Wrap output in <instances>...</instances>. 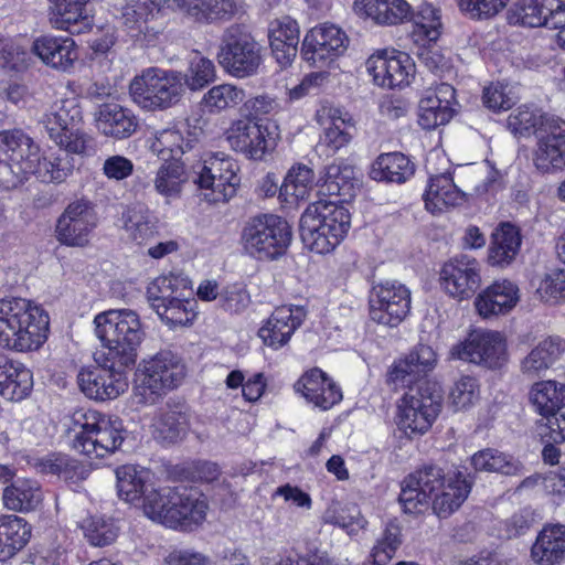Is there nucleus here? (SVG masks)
Returning a JSON list of instances; mask_svg holds the SVG:
<instances>
[{
	"mask_svg": "<svg viewBox=\"0 0 565 565\" xmlns=\"http://www.w3.org/2000/svg\"><path fill=\"white\" fill-rule=\"evenodd\" d=\"M507 125L515 136L536 134L533 163L540 172L555 173L565 169V119L520 107L509 116Z\"/></svg>",
	"mask_w": 565,
	"mask_h": 565,
	"instance_id": "f257e3e1",
	"label": "nucleus"
},
{
	"mask_svg": "<svg viewBox=\"0 0 565 565\" xmlns=\"http://www.w3.org/2000/svg\"><path fill=\"white\" fill-rule=\"evenodd\" d=\"M50 318L40 306L24 298L0 299V347L26 352L47 338Z\"/></svg>",
	"mask_w": 565,
	"mask_h": 565,
	"instance_id": "f03ea898",
	"label": "nucleus"
},
{
	"mask_svg": "<svg viewBox=\"0 0 565 565\" xmlns=\"http://www.w3.org/2000/svg\"><path fill=\"white\" fill-rule=\"evenodd\" d=\"M206 498L184 486L152 490L146 497L143 513L167 527L191 531L206 518Z\"/></svg>",
	"mask_w": 565,
	"mask_h": 565,
	"instance_id": "7ed1b4c3",
	"label": "nucleus"
},
{
	"mask_svg": "<svg viewBox=\"0 0 565 565\" xmlns=\"http://www.w3.org/2000/svg\"><path fill=\"white\" fill-rule=\"evenodd\" d=\"M67 429L74 433L73 449L89 458L114 454L125 440L126 433L120 419L89 408L73 412Z\"/></svg>",
	"mask_w": 565,
	"mask_h": 565,
	"instance_id": "20e7f679",
	"label": "nucleus"
},
{
	"mask_svg": "<svg viewBox=\"0 0 565 565\" xmlns=\"http://www.w3.org/2000/svg\"><path fill=\"white\" fill-rule=\"evenodd\" d=\"M95 331L103 342L105 359L132 366L143 339L139 316L129 309L108 310L95 317Z\"/></svg>",
	"mask_w": 565,
	"mask_h": 565,
	"instance_id": "39448f33",
	"label": "nucleus"
},
{
	"mask_svg": "<svg viewBox=\"0 0 565 565\" xmlns=\"http://www.w3.org/2000/svg\"><path fill=\"white\" fill-rule=\"evenodd\" d=\"M192 281L182 273L154 278L147 287V298L160 319L171 328L186 326L196 317Z\"/></svg>",
	"mask_w": 565,
	"mask_h": 565,
	"instance_id": "423d86ee",
	"label": "nucleus"
},
{
	"mask_svg": "<svg viewBox=\"0 0 565 565\" xmlns=\"http://www.w3.org/2000/svg\"><path fill=\"white\" fill-rule=\"evenodd\" d=\"M339 203L319 200L308 205L299 222L303 247H337L347 236L351 215Z\"/></svg>",
	"mask_w": 565,
	"mask_h": 565,
	"instance_id": "0eeeda50",
	"label": "nucleus"
},
{
	"mask_svg": "<svg viewBox=\"0 0 565 565\" xmlns=\"http://www.w3.org/2000/svg\"><path fill=\"white\" fill-rule=\"evenodd\" d=\"M184 93L183 75L177 71L149 67L129 85V94L140 108L166 110L177 105Z\"/></svg>",
	"mask_w": 565,
	"mask_h": 565,
	"instance_id": "6e6552de",
	"label": "nucleus"
},
{
	"mask_svg": "<svg viewBox=\"0 0 565 565\" xmlns=\"http://www.w3.org/2000/svg\"><path fill=\"white\" fill-rule=\"evenodd\" d=\"M217 60L232 76L246 78L257 74L262 65V46L246 24L234 23L221 36Z\"/></svg>",
	"mask_w": 565,
	"mask_h": 565,
	"instance_id": "1a4fd4ad",
	"label": "nucleus"
},
{
	"mask_svg": "<svg viewBox=\"0 0 565 565\" xmlns=\"http://www.w3.org/2000/svg\"><path fill=\"white\" fill-rule=\"evenodd\" d=\"M396 425L407 437L425 434L441 409V394L436 384L423 382L403 395L397 405Z\"/></svg>",
	"mask_w": 565,
	"mask_h": 565,
	"instance_id": "9d476101",
	"label": "nucleus"
},
{
	"mask_svg": "<svg viewBox=\"0 0 565 565\" xmlns=\"http://www.w3.org/2000/svg\"><path fill=\"white\" fill-rule=\"evenodd\" d=\"M139 371L136 396L143 404H153L159 396L178 387L186 374L183 361L171 351H160L145 360Z\"/></svg>",
	"mask_w": 565,
	"mask_h": 565,
	"instance_id": "9b49d317",
	"label": "nucleus"
},
{
	"mask_svg": "<svg viewBox=\"0 0 565 565\" xmlns=\"http://www.w3.org/2000/svg\"><path fill=\"white\" fill-rule=\"evenodd\" d=\"M96 364L83 367L77 381L81 391L90 399L104 402L115 399L128 388L125 369L130 365H119L115 361L105 359V354L98 353Z\"/></svg>",
	"mask_w": 565,
	"mask_h": 565,
	"instance_id": "f8f14e48",
	"label": "nucleus"
},
{
	"mask_svg": "<svg viewBox=\"0 0 565 565\" xmlns=\"http://www.w3.org/2000/svg\"><path fill=\"white\" fill-rule=\"evenodd\" d=\"M411 290L396 280L372 287L369 297L370 319L384 327H397L411 311Z\"/></svg>",
	"mask_w": 565,
	"mask_h": 565,
	"instance_id": "ddd939ff",
	"label": "nucleus"
},
{
	"mask_svg": "<svg viewBox=\"0 0 565 565\" xmlns=\"http://www.w3.org/2000/svg\"><path fill=\"white\" fill-rule=\"evenodd\" d=\"M198 169L193 181L200 189L210 191L204 194L209 202H227L236 194L241 178L238 166L231 158L216 154L200 163Z\"/></svg>",
	"mask_w": 565,
	"mask_h": 565,
	"instance_id": "4468645a",
	"label": "nucleus"
},
{
	"mask_svg": "<svg viewBox=\"0 0 565 565\" xmlns=\"http://www.w3.org/2000/svg\"><path fill=\"white\" fill-rule=\"evenodd\" d=\"M450 354L452 359L499 369L507 360L505 341L500 332L476 330L455 344Z\"/></svg>",
	"mask_w": 565,
	"mask_h": 565,
	"instance_id": "2eb2a0df",
	"label": "nucleus"
},
{
	"mask_svg": "<svg viewBox=\"0 0 565 565\" xmlns=\"http://www.w3.org/2000/svg\"><path fill=\"white\" fill-rule=\"evenodd\" d=\"M30 136L21 129L0 132V188L10 190L28 179L30 164L25 146L30 145Z\"/></svg>",
	"mask_w": 565,
	"mask_h": 565,
	"instance_id": "dca6fc26",
	"label": "nucleus"
},
{
	"mask_svg": "<svg viewBox=\"0 0 565 565\" xmlns=\"http://www.w3.org/2000/svg\"><path fill=\"white\" fill-rule=\"evenodd\" d=\"M439 285L454 299H470L481 285L479 262L468 255L448 259L439 270Z\"/></svg>",
	"mask_w": 565,
	"mask_h": 565,
	"instance_id": "f3484780",
	"label": "nucleus"
},
{
	"mask_svg": "<svg viewBox=\"0 0 565 565\" xmlns=\"http://www.w3.org/2000/svg\"><path fill=\"white\" fill-rule=\"evenodd\" d=\"M445 482L443 469L427 465L411 473L403 482L398 500L405 513H419L427 509L433 495Z\"/></svg>",
	"mask_w": 565,
	"mask_h": 565,
	"instance_id": "a211bd4d",
	"label": "nucleus"
},
{
	"mask_svg": "<svg viewBox=\"0 0 565 565\" xmlns=\"http://www.w3.org/2000/svg\"><path fill=\"white\" fill-rule=\"evenodd\" d=\"M509 24L565 30V0H519L508 12Z\"/></svg>",
	"mask_w": 565,
	"mask_h": 565,
	"instance_id": "6ab92c4d",
	"label": "nucleus"
},
{
	"mask_svg": "<svg viewBox=\"0 0 565 565\" xmlns=\"http://www.w3.org/2000/svg\"><path fill=\"white\" fill-rule=\"evenodd\" d=\"M241 239L244 247H289L292 230L281 216L260 213L246 221Z\"/></svg>",
	"mask_w": 565,
	"mask_h": 565,
	"instance_id": "aec40b11",
	"label": "nucleus"
},
{
	"mask_svg": "<svg viewBox=\"0 0 565 565\" xmlns=\"http://www.w3.org/2000/svg\"><path fill=\"white\" fill-rule=\"evenodd\" d=\"M366 68L376 85L388 88L408 86L416 72L407 53L386 50L369 57Z\"/></svg>",
	"mask_w": 565,
	"mask_h": 565,
	"instance_id": "412c9836",
	"label": "nucleus"
},
{
	"mask_svg": "<svg viewBox=\"0 0 565 565\" xmlns=\"http://www.w3.org/2000/svg\"><path fill=\"white\" fill-rule=\"evenodd\" d=\"M349 39L340 28L334 24H321L311 29L305 36L301 55L311 65L321 67L328 61L344 53Z\"/></svg>",
	"mask_w": 565,
	"mask_h": 565,
	"instance_id": "4be33fe9",
	"label": "nucleus"
},
{
	"mask_svg": "<svg viewBox=\"0 0 565 565\" xmlns=\"http://www.w3.org/2000/svg\"><path fill=\"white\" fill-rule=\"evenodd\" d=\"M201 118H188L179 128L163 129L157 132L152 150L162 160H178L193 150L203 136Z\"/></svg>",
	"mask_w": 565,
	"mask_h": 565,
	"instance_id": "5701e85b",
	"label": "nucleus"
},
{
	"mask_svg": "<svg viewBox=\"0 0 565 565\" xmlns=\"http://www.w3.org/2000/svg\"><path fill=\"white\" fill-rule=\"evenodd\" d=\"M227 140L233 150L246 158L262 160L273 147L268 127L263 120L244 117L233 122L228 130Z\"/></svg>",
	"mask_w": 565,
	"mask_h": 565,
	"instance_id": "b1692460",
	"label": "nucleus"
},
{
	"mask_svg": "<svg viewBox=\"0 0 565 565\" xmlns=\"http://www.w3.org/2000/svg\"><path fill=\"white\" fill-rule=\"evenodd\" d=\"M30 145L25 146L30 151H25L28 163L32 167L28 169L29 175L44 183H61L74 170V158L67 154L65 150L50 149L43 154L40 153L39 146L30 137Z\"/></svg>",
	"mask_w": 565,
	"mask_h": 565,
	"instance_id": "393cba45",
	"label": "nucleus"
},
{
	"mask_svg": "<svg viewBox=\"0 0 565 565\" xmlns=\"http://www.w3.org/2000/svg\"><path fill=\"white\" fill-rule=\"evenodd\" d=\"M457 104L456 89L450 84L439 83L427 88L419 102L418 124L426 130L448 124Z\"/></svg>",
	"mask_w": 565,
	"mask_h": 565,
	"instance_id": "a878e982",
	"label": "nucleus"
},
{
	"mask_svg": "<svg viewBox=\"0 0 565 565\" xmlns=\"http://www.w3.org/2000/svg\"><path fill=\"white\" fill-rule=\"evenodd\" d=\"M435 351L425 344L416 345L404 359L395 362L387 373V382L396 387L412 385L426 377L436 366Z\"/></svg>",
	"mask_w": 565,
	"mask_h": 565,
	"instance_id": "bb28decb",
	"label": "nucleus"
},
{
	"mask_svg": "<svg viewBox=\"0 0 565 565\" xmlns=\"http://www.w3.org/2000/svg\"><path fill=\"white\" fill-rule=\"evenodd\" d=\"M306 317L307 312L303 307H278L259 329L258 335L267 347L278 350L289 342Z\"/></svg>",
	"mask_w": 565,
	"mask_h": 565,
	"instance_id": "cd10ccee",
	"label": "nucleus"
},
{
	"mask_svg": "<svg viewBox=\"0 0 565 565\" xmlns=\"http://www.w3.org/2000/svg\"><path fill=\"white\" fill-rule=\"evenodd\" d=\"M520 301V288L508 279L495 280L475 299V308L483 319L510 313Z\"/></svg>",
	"mask_w": 565,
	"mask_h": 565,
	"instance_id": "c85d7f7f",
	"label": "nucleus"
},
{
	"mask_svg": "<svg viewBox=\"0 0 565 565\" xmlns=\"http://www.w3.org/2000/svg\"><path fill=\"white\" fill-rule=\"evenodd\" d=\"M295 388L308 403L321 411H328L342 399L341 388L320 369L306 372Z\"/></svg>",
	"mask_w": 565,
	"mask_h": 565,
	"instance_id": "c756f323",
	"label": "nucleus"
},
{
	"mask_svg": "<svg viewBox=\"0 0 565 565\" xmlns=\"http://www.w3.org/2000/svg\"><path fill=\"white\" fill-rule=\"evenodd\" d=\"M94 116L98 131L116 140L131 137L139 126L135 113L117 103L99 105Z\"/></svg>",
	"mask_w": 565,
	"mask_h": 565,
	"instance_id": "7c9ffc66",
	"label": "nucleus"
},
{
	"mask_svg": "<svg viewBox=\"0 0 565 565\" xmlns=\"http://www.w3.org/2000/svg\"><path fill=\"white\" fill-rule=\"evenodd\" d=\"M319 182L320 193L339 198V202L353 199L361 184L355 168L343 160L334 161L324 167Z\"/></svg>",
	"mask_w": 565,
	"mask_h": 565,
	"instance_id": "2f4dec72",
	"label": "nucleus"
},
{
	"mask_svg": "<svg viewBox=\"0 0 565 565\" xmlns=\"http://www.w3.org/2000/svg\"><path fill=\"white\" fill-rule=\"evenodd\" d=\"M157 6H170V2L184 10L200 23H222L232 20L239 11L234 0H153Z\"/></svg>",
	"mask_w": 565,
	"mask_h": 565,
	"instance_id": "473e14b6",
	"label": "nucleus"
},
{
	"mask_svg": "<svg viewBox=\"0 0 565 565\" xmlns=\"http://www.w3.org/2000/svg\"><path fill=\"white\" fill-rule=\"evenodd\" d=\"M32 52L47 66L67 71L77 60L75 41L70 36L45 34L36 38Z\"/></svg>",
	"mask_w": 565,
	"mask_h": 565,
	"instance_id": "72a5a7b5",
	"label": "nucleus"
},
{
	"mask_svg": "<svg viewBox=\"0 0 565 565\" xmlns=\"http://www.w3.org/2000/svg\"><path fill=\"white\" fill-rule=\"evenodd\" d=\"M267 32L274 57L281 66L289 65L298 52L300 31L297 21L289 15L274 19Z\"/></svg>",
	"mask_w": 565,
	"mask_h": 565,
	"instance_id": "f704fd0d",
	"label": "nucleus"
},
{
	"mask_svg": "<svg viewBox=\"0 0 565 565\" xmlns=\"http://www.w3.org/2000/svg\"><path fill=\"white\" fill-rule=\"evenodd\" d=\"M531 559L537 565L563 563L565 561V525H544L531 547Z\"/></svg>",
	"mask_w": 565,
	"mask_h": 565,
	"instance_id": "c9c22d12",
	"label": "nucleus"
},
{
	"mask_svg": "<svg viewBox=\"0 0 565 565\" xmlns=\"http://www.w3.org/2000/svg\"><path fill=\"white\" fill-rule=\"evenodd\" d=\"M472 480L469 473L460 470L447 479V483L440 488L439 494L435 493L431 504L434 512L439 518H447L455 512L468 498L471 491Z\"/></svg>",
	"mask_w": 565,
	"mask_h": 565,
	"instance_id": "e433bc0d",
	"label": "nucleus"
},
{
	"mask_svg": "<svg viewBox=\"0 0 565 565\" xmlns=\"http://www.w3.org/2000/svg\"><path fill=\"white\" fill-rule=\"evenodd\" d=\"M117 479V491L120 499L129 503H135L142 499L145 504L146 497L153 488L151 487V471L140 466L122 465L115 471Z\"/></svg>",
	"mask_w": 565,
	"mask_h": 565,
	"instance_id": "4c0bfd02",
	"label": "nucleus"
},
{
	"mask_svg": "<svg viewBox=\"0 0 565 565\" xmlns=\"http://www.w3.org/2000/svg\"><path fill=\"white\" fill-rule=\"evenodd\" d=\"M415 173V164L402 152L381 153L372 163L370 178L377 182L405 183Z\"/></svg>",
	"mask_w": 565,
	"mask_h": 565,
	"instance_id": "58836bf2",
	"label": "nucleus"
},
{
	"mask_svg": "<svg viewBox=\"0 0 565 565\" xmlns=\"http://www.w3.org/2000/svg\"><path fill=\"white\" fill-rule=\"evenodd\" d=\"M423 199L428 211L440 212L445 207L461 204L465 193L457 188L451 173L445 172L429 178Z\"/></svg>",
	"mask_w": 565,
	"mask_h": 565,
	"instance_id": "ea45409f",
	"label": "nucleus"
},
{
	"mask_svg": "<svg viewBox=\"0 0 565 565\" xmlns=\"http://www.w3.org/2000/svg\"><path fill=\"white\" fill-rule=\"evenodd\" d=\"M31 537V526L21 516H0V562H7L21 552Z\"/></svg>",
	"mask_w": 565,
	"mask_h": 565,
	"instance_id": "a19ab883",
	"label": "nucleus"
},
{
	"mask_svg": "<svg viewBox=\"0 0 565 565\" xmlns=\"http://www.w3.org/2000/svg\"><path fill=\"white\" fill-rule=\"evenodd\" d=\"M529 401L542 417L557 415L565 408V384L554 380L536 382L530 388Z\"/></svg>",
	"mask_w": 565,
	"mask_h": 565,
	"instance_id": "79ce46f5",
	"label": "nucleus"
},
{
	"mask_svg": "<svg viewBox=\"0 0 565 565\" xmlns=\"http://www.w3.org/2000/svg\"><path fill=\"white\" fill-rule=\"evenodd\" d=\"M56 12V28L71 34H81L90 29L93 19L87 10L88 0H50Z\"/></svg>",
	"mask_w": 565,
	"mask_h": 565,
	"instance_id": "37998d69",
	"label": "nucleus"
},
{
	"mask_svg": "<svg viewBox=\"0 0 565 565\" xmlns=\"http://www.w3.org/2000/svg\"><path fill=\"white\" fill-rule=\"evenodd\" d=\"M564 351V343L559 338H547L541 341L522 360L521 371L529 377L540 376L550 369Z\"/></svg>",
	"mask_w": 565,
	"mask_h": 565,
	"instance_id": "c03bdc74",
	"label": "nucleus"
},
{
	"mask_svg": "<svg viewBox=\"0 0 565 565\" xmlns=\"http://www.w3.org/2000/svg\"><path fill=\"white\" fill-rule=\"evenodd\" d=\"M4 505L12 511L28 512L42 502V490L38 481L18 479L3 490Z\"/></svg>",
	"mask_w": 565,
	"mask_h": 565,
	"instance_id": "a18cd8bd",
	"label": "nucleus"
},
{
	"mask_svg": "<svg viewBox=\"0 0 565 565\" xmlns=\"http://www.w3.org/2000/svg\"><path fill=\"white\" fill-rule=\"evenodd\" d=\"M33 386L32 373L22 363L11 361L0 377V394L9 401H20L28 396Z\"/></svg>",
	"mask_w": 565,
	"mask_h": 565,
	"instance_id": "49530a36",
	"label": "nucleus"
},
{
	"mask_svg": "<svg viewBox=\"0 0 565 565\" xmlns=\"http://www.w3.org/2000/svg\"><path fill=\"white\" fill-rule=\"evenodd\" d=\"M188 181V175L183 161L178 160H163L159 167L156 179V191L167 199L179 198L182 191V185Z\"/></svg>",
	"mask_w": 565,
	"mask_h": 565,
	"instance_id": "de8ad7c7",
	"label": "nucleus"
},
{
	"mask_svg": "<svg viewBox=\"0 0 565 565\" xmlns=\"http://www.w3.org/2000/svg\"><path fill=\"white\" fill-rule=\"evenodd\" d=\"M471 465L477 471L498 472L505 476H516L522 471L519 460L497 449L487 448L471 457Z\"/></svg>",
	"mask_w": 565,
	"mask_h": 565,
	"instance_id": "09e8293b",
	"label": "nucleus"
},
{
	"mask_svg": "<svg viewBox=\"0 0 565 565\" xmlns=\"http://www.w3.org/2000/svg\"><path fill=\"white\" fill-rule=\"evenodd\" d=\"M408 19L413 21L412 38L415 43H419V41L435 43L440 36V17L438 14V10H436L431 4H422L417 12H413L411 10Z\"/></svg>",
	"mask_w": 565,
	"mask_h": 565,
	"instance_id": "8fccbe9b",
	"label": "nucleus"
},
{
	"mask_svg": "<svg viewBox=\"0 0 565 565\" xmlns=\"http://www.w3.org/2000/svg\"><path fill=\"white\" fill-rule=\"evenodd\" d=\"M403 543L402 526L396 519L387 521L376 539L370 557L374 565H386Z\"/></svg>",
	"mask_w": 565,
	"mask_h": 565,
	"instance_id": "3c124183",
	"label": "nucleus"
},
{
	"mask_svg": "<svg viewBox=\"0 0 565 565\" xmlns=\"http://www.w3.org/2000/svg\"><path fill=\"white\" fill-rule=\"evenodd\" d=\"M323 522L341 527L349 535H356L367 524L356 505H342L339 502H332L328 507L323 514Z\"/></svg>",
	"mask_w": 565,
	"mask_h": 565,
	"instance_id": "603ef678",
	"label": "nucleus"
},
{
	"mask_svg": "<svg viewBox=\"0 0 565 565\" xmlns=\"http://www.w3.org/2000/svg\"><path fill=\"white\" fill-rule=\"evenodd\" d=\"M122 223L125 230L138 245H141L146 238L153 234L152 216L143 205L128 206L122 213Z\"/></svg>",
	"mask_w": 565,
	"mask_h": 565,
	"instance_id": "864d4df0",
	"label": "nucleus"
},
{
	"mask_svg": "<svg viewBox=\"0 0 565 565\" xmlns=\"http://www.w3.org/2000/svg\"><path fill=\"white\" fill-rule=\"evenodd\" d=\"M245 93L231 84L212 87L202 98V105L210 113H220L226 108L235 107L244 100Z\"/></svg>",
	"mask_w": 565,
	"mask_h": 565,
	"instance_id": "5fc2aeb1",
	"label": "nucleus"
},
{
	"mask_svg": "<svg viewBox=\"0 0 565 565\" xmlns=\"http://www.w3.org/2000/svg\"><path fill=\"white\" fill-rule=\"evenodd\" d=\"M81 529L85 539L93 546L109 545L118 535V529L111 520L97 515L84 519Z\"/></svg>",
	"mask_w": 565,
	"mask_h": 565,
	"instance_id": "6e6d98bb",
	"label": "nucleus"
},
{
	"mask_svg": "<svg viewBox=\"0 0 565 565\" xmlns=\"http://www.w3.org/2000/svg\"><path fill=\"white\" fill-rule=\"evenodd\" d=\"M330 119V126L324 129V141L329 148L338 151L351 142L355 131L354 121L347 114L343 117L340 110H334Z\"/></svg>",
	"mask_w": 565,
	"mask_h": 565,
	"instance_id": "4d7b16f0",
	"label": "nucleus"
},
{
	"mask_svg": "<svg viewBox=\"0 0 565 565\" xmlns=\"http://www.w3.org/2000/svg\"><path fill=\"white\" fill-rule=\"evenodd\" d=\"M215 77L213 61L195 53L190 60L189 68L183 76V83L191 90H200L212 83Z\"/></svg>",
	"mask_w": 565,
	"mask_h": 565,
	"instance_id": "13d9d810",
	"label": "nucleus"
},
{
	"mask_svg": "<svg viewBox=\"0 0 565 565\" xmlns=\"http://www.w3.org/2000/svg\"><path fill=\"white\" fill-rule=\"evenodd\" d=\"M479 394L477 379L462 375L450 387L448 401L455 411H463L475 405L479 399Z\"/></svg>",
	"mask_w": 565,
	"mask_h": 565,
	"instance_id": "bf43d9fd",
	"label": "nucleus"
},
{
	"mask_svg": "<svg viewBox=\"0 0 565 565\" xmlns=\"http://www.w3.org/2000/svg\"><path fill=\"white\" fill-rule=\"evenodd\" d=\"M96 224L74 222L66 217H58L56 224V237L58 242L68 247H84L88 243V236Z\"/></svg>",
	"mask_w": 565,
	"mask_h": 565,
	"instance_id": "052dcab7",
	"label": "nucleus"
},
{
	"mask_svg": "<svg viewBox=\"0 0 565 565\" xmlns=\"http://www.w3.org/2000/svg\"><path fill=\"white\" fill-rule=\"evenodd\" d=\"M152 426L156 438L174 443L185 431V418L174 411L162 412L156 416Z\"/></svg>",
	"mask_w": 565,
	"mask_h": 565,
	"instance_id": "680f3d73",
	"label": "nucleus"
},
{
	"mask_svg": "<svg viewBox=\"0 0 565 565\" xmlns=\"http://www.w3.org/2000/svg\"><path fill=\"white\" fill-rule=\"evenodd\" d=\"M63 139L62 142L56 143L57 149L67 151L70 157L72 154L92 156L96 152L95 139L77 128L68 131Z\"/></svg>",
	"mask_w": 565,
	"mask_h": 565,
	"instance_id": "e2e57ef3",
	"label": "nucleus"
},
{
	"mask_svg": "<svg viewBox=\"0 0 565 565\" xmlns=\"http://www.w3.org/2000/svg\"><path fill=\"white\" fill-rule=\"evenodd\" d=\"M38 468L41 472L56 475L65 480L72 479L77 462L63 454H51L39 460Z\"/></svg>",
	"mask_w": 565,
	"mask_h": 565,
	"instance_id": "0e129e2a",
	"label": "nucleus"
},
{
	"mask_svg": "<svg viewBox=\"0 0 565 565\" xmlns=\"http://www.w3.org/2000/svg\"><path fill=\"white\" fill-rule=\"evenodd\" d=\"M376 23L396 24L408 19L411 6L405 0H379Z\"/></svg>",
	"mask_w": 565,
	"mask_h": 565,
	"instance_id": "69168bd1",
	"label": "nucleus"
},
{
	"mask_svg": "<svg viewBox=\"0 0 565 565\" xmlns=\"http://www.w3.org/2000/svg\"><path fill=\"white\" fill-rule=\"evenodd\" d=\"M507 2L508 0H458V6L470 19L484 20L494 17Z\"/></svg>",
	"mask_w": 565,
	"mask_h": 565,
	"instance_id": "338daca9",
	"label": "nucleus"
},
{
	"mask_svg": "<svg viewBox=\"0 0 565 565\" xmlns=\"http://www.w3.org/2000/svg\"><path fill=\"white\" fill-rule=\"evenodd\" d=\"M537 292L546 302H557L565 297V270H553L541 281Z\"/></svg>",
	"mask_w": 565,
	"mask_h": 565,
	"instance_id": "774afa93",
	"label": "nucleus"
}]
</instances>
